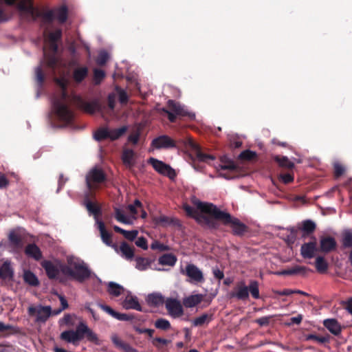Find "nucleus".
Listing matches in <instances>:
<instances>
[{"mask_svg": "<svg viewBox=\"0 0 352 352\" xmlns=\"http://www.w3.org/2000/svg\"><path fill=\"white\" fill-rule=\"evenodd\" d=\"M151 146L155 149H167L175 147V143L168 135H161L153 140Z\"/></svg>", "mask_w": 352, "mask_h": 352, "instance_id": "nucleus-15", "label": "nucleus"}, {"mask_svg": "<svg viewBox=\"0 0 352 352\" xmlns=\"http://www.w3.org/2000/svg\"><path fill=\"white\" fill-rule=\"evenodd\" d=\"M124 291V288L120 285L119 284H117L113 282H110L108 285V292L114 296H120L122 292Z\"/></svg>", "mask_w": 352, "mask_h": 352, "instance_id": "nucleus-42", "label": "nucleus"}, {"mask_svg": "<svg viewBox=\"0 0 352 352\" xmlns=\"http://www.w3.org/2000/svg\"><path fill=\"white\" fill-rule=\"evenodd\" d=\"M94 77L95 83L99 84L104 77V72L101 69H95Z\"/></svg>", "mask_w": 352, "mask_h": 352, "instance_id": "nucleus-59", "label": "nucleus"}, {"mask_svg": "<svg viewBox=\"0 0 352 352\" xmlns=\"http://www.w3.org/2000/svg\"><path fill=\"white\" fill-rule=\"evenodd\" d=\"M214 167L217 171L224 170H233L236 168L234 162L226 156L221 157L220 162L217 165H214Z\"/></svg>", "mask_w": 352, "mask_h": 352, "instance_id": "nucleus-24", "label": "nucleus"}, {"mask_svg": "<svg viewBox=\"0 0 352 352\" xmlns=\"http://www.w3.org/2000/svg\"><path fill=\"white\" fill-rule=\"evenodd\" d=\"M98 306L101 308L104 311L109 314L110 316H111L113 318H116L119 320L122 321H127L132 319V316L126 314H120L118 312L115 311L113 309H112L109 306L98 303Z\"/></svg>", "mask_w": 352, "mask_h": 352, "instance_id": "nucleus-20", "label": "nucleus"}, {"mask_svg": "<svg viewBox=\"0 0 352 352\" xmlns=\"http://www.w3.org/2000/svg\"><path fill=\"white\" fill-rule=\"evenodd\" d=\"M43 35L45 44L43 46L44 59L43 63H46L49 67H54L58 60L56 56L58 50L57 41L60 38L62 32L59 29L51 32L45 30Z\"/></svg>", "mask_w": 352, "mask_h": 352, "instance_id": "nucleus-4", "label": "nucleus"}, {"mask_svg": "<svg viewBox=\"0 0 352 352\" xmlns=\"http://www.w3.org/2000/svg\"><path fill=\"white\" fill-rule=\"evenodd\" d=\"M35 74H36V80L38 84V85L41 87L43 84L44 76L42 72L41 67L40 66L37 67L35 69Z\"/></svg>", "mask_w": 352, "mask_h": 352, "instance_id": "nucleus-56", "label": "nucleus"}, {"mask_svg": "<svg viewBox=\"0 0 352 352\" xmlns=\"http://www.w3.org/2000/svg\"><path fill=\"white\" fill-rule=\"evenodd\" d=\"M230 298H235L239 300H246L249 298L248 287L244 280L239 281L234 289L229 292Z\"/></svg>", "mask_w": 352, "mask_h": 352, "instance_id": "nucleus-11", "label": "nucleus"}, {"mask_svg": "<svg viewBox=\"0 0 352 352\" xmlns=\"http://www.w3.org/2000/svg\"><path fill=\"white\" fill-rule=\"evenodd\" d=\"M88 69L86 67H78L74 71V78L75 81L81 82L87 75Z\"/></svg>", "mask_w": 352, "mask_h": 352, "instance_id": "nucleus-40", "label": "nucleus"}, {"mask_svg": "<svg viewBox=\"0 0 352 352\" xmlns=\"http://www.w3.org/2000/svg\"><path fill=\"white\" fill-rule=\"evenodd\" d=\"M272 318V316H265L261 317L256 320V322L260 326H265L267 325L270 322V320Z\"/></svg>", "mask_w": 352, "mask_h": 352, "instance_id": "nucleus-62", "label": "nucleus"}, {"mask_svg": "<svg viewBox=\"0 0 352 352\" xmlns=\"http://www.w3.org/2000/svg\"><path fill=\"white\" fill-rule=\"evenodd\" d=\"M13 276V270L10 265V262L5 261L0 265V278L6 279L11 278Z\"/></svg>", "mask_w": 352, "mask_h": 352, "instance_id": "nucleus-32", "label": "nucleus"}, {"mask_svg": "<svg viewBox=\"0 0 352 352\" xmlns=\"http://www.w3.org/2000/svg\"><path fill=\"white\" fill-rule=\"evenodd\" d=\"M336 242L333 237H324L320 240V249L322 252H331L336 248Z\"/></svg>", "mask_w": 352, "mask_h": 352, "instance_id": "nucleus-30", "label": "nucleus"}, {"mask_svg": "<svg viewBox=\"0 0 352 352\" xmlns=\"http://www.w3.org/2000/svg\"><path fill=\"white\" fill-rule=\"evenodd\" d=\"M42 267L45 269L47 276L51 279H58L59 281H63L59 277V274L61 272L60 265L59 266V269H58L51 261H43L41 263Z\"/></svg>", "mask_w": 352, "mask_h": 352, "instance_id": "nucleus-16", "label": "nucleus"}, {"mask_svg": "<svg viewBox=\"0 0 352 352\" xmlns=\"http://www.w3.org/2000/svg\"><path fill=\"white\" fill-rule=\"evenodd\" d=\"M116 99V94L114 93L110 94L108 96V106L110 109L109 116L112 115L115 107V102Z\"/></svg>", "mask_w": 352, "mask_h": 352, "instance_id": "nucleus-51", "label": "nucleus"}, {"mask_svg": "<svg viewBox=\"0 0 352 352\" xmlns=\"http://www.w3.org/2000/svg\"><path fill=\"white\" fill-rule=\"evenodd\" d=\"M116 91L118 94L120 102L122 104L126 103L128 100V96L126 91L119 87H116Z\"/></svg>", "mask_w": 352, "mask_h": 352, "instance_id": "nucleus-54", "label": "nucleus"}, {"mask_svg": "<svg viewBox=\"0 0 352 352\" xmlns=\"http://www.w3.org/2000/svg\"><path fill=\"white\" fill-rule=\"evenodd\" d=\"M122 306L126 309H132L138 311L142 310V307L138 302V298L131 294H129L126 296L125 299L122 302Z\"/></svg>", "mask_w": 352, "mask_h": 352, "instance_id": "nucleus-22", "label": "nucleus"}, {"mask_svg": "<svg viewBox=\"0 0 352 352\" xmlns=\"http://www.w3.org/2000/svg\"><path fill=\"white\" fill-rule=\"evenodd\" d=\"M80 330L81 329H80V322L75 331L74 330H68V331H63L60 333V337L63 340H64L68 343H72L74 345H77L78 344L79 341H80L82 340Z\"/></svg>", "mask_w": 352, "mask_h": 352, "instance_id": "nucleus-14", "label": "nucleus"}, {"mask_svg": "<svg viewBox=\"0 0 352 352\" xmlns=\"http://www.w3.org/2000/svg\"><path fill=\"white\" fill-rule=\"evenodd\" d=\"M97 228L100 231L101 239L104 243H105L108 246L113 247L116 250L117 247L112 243L111 239V234L109 233L106 229L104 223L102 221H98Z\"/></svg>", "mask_w": 352, "mask_h": 352, "instance_id": "nucleus-23", "label": "nucleus"}, {"mask_svg": "<svg viewBox=\"0 0 352 352\" xmlns=\"http://www.w3.org/2000/svg\"><path fill=\"white\" fill-rule=\"evenodd\" d=\"M146 301L149 305L159 306L164 303V296L160 293H153L148 294L146 297Z\"/></svg>", "mask_w": 352, "mask_h": 352, "instance_id": "nucleus-33", "label": "nucleus"}, {"mask_svg": "<svg viewBox=\"0 0 352 352\" xmlns=\"http://www.w3.org/2000/svg\"><path fill=\"white\" fill-rule=\"evenodd\" d=\"M135 245L138 247L141 248L142 249H143L144 250L148 249L147 241L143 236H141V237H139L137 239V240L135 241Z\"/></svg>", "mask_w": 352, "mask_h": 352, "instance_id": "nucleus-58", "label": "nucleus"}, {"mask_svg": "<svg viewBox=\"0 0 352 352\" xmlns=\"http://www.w3.org/2000/svg\"><path fill=\"white\" fill-rule=\"evenodd\" d=\"M115 218L116 219L124 224L131 225L133 223V217L126 214L127 210L124 206L115 208Z\"/></svg>", "mask_w": 352, "mask_h": 352, "instance_id": "nucleus-17", "label": "nucleus"}, {"mask_svg": "<svg viewBox=\"0 0 352 352\" xmlns=\"http://www.w3.org/2000/svg\"><path fill=\"white\" fill-rule=\"evenodd\" d=\"M158 261L163 265L174 266L177 262V258L173 254H165L159 258Z\"/></svg>", "mask_w": 352, "mask_h": 352, "instance_id": "nucleus-37", "label": "nucleus"}, {"mask_svg": "<svg viewBox=\"0 0 352 352\" xmlns=\"http://www.w3.org/2000/svg\"><path fill=\"white\" fill-rule=\"evenodd\" d=\"M248 287V294H251L254 299L260 298L258 283L256 280H250Z\"/></svg>", "mask_w": 352, "mask_h": 352, "instance_id": "nucleus-43", "label": "nucleus"}, {"mask_svg": "<svg viewBox=\"0 0 352 352\" xmlns=\"http://www.w3.org/2000/svg\"><path fill=\"white\" fill-rule=\"evenodd\" d=\"M212 320V315L209 314H203L196 317L192 321L194 327H201L208 324Z\"/></svg>", "mask_w": 352, "mask_h": 352, "instance_id": "nucleus-31", "label": "nucleus"}, {"mask_svg": "<svg viewBox=\"0 0 352 352\" xmlns=\"http://www.w3.org/2000/svg\"><path fill=\"white\" fill-rule=\"evenodd\" d=\"M80 331H81V338H84L86 336L88 340L96 342L98 341L97 335L89 328V327L84 322H80Z\"/></svg>", "mask_w": 352, "mask_h": 352, "instance_id": "nucleus-28", "label": "nucleus"}, {"mask_svg": "<svg viewBox=\"0 0 352 352\" xmlns=\"http://www.w3.org/2000/svg\"><path fill=\"white\" fill-rule=\"evenodd\" d=\"M317 251L316 243L309 242L302 245L300 248V254L305 258H312L314 257Z\"/></svg>", "mask_w": 352, "mask_h": 352, "instance_id": "nucleus-19", "label": "nucleus"}, {"mask_svg": "<svg viewBox=\"0 0 352 352\" xmlns=\"http://www.w3.org/2000/svg\"><path fill=\"white\" fill-rule=\"evenodd\" d=\"M122 234L126 239L133 241L137 237L138 231L135 230L131 231L124 230Z\"/></svg>", "mask_w": 352, "mask_h": 352, "instance_id": "nucleus-53", "label": "nucleus"}, {"mask_svg": "<svg viewBox=\"0 0 352 352\" xmlns=\"http://www.w3.org/2000/svg\"><path fill=\"white\" fill-rule=\"evenodd\" d=\"M288 272V275H294L297 274L301 272H304L306 270L305 267L301 266H295L292 268L287 270Z\"/></svg>", "mask_w": 352, "mask_h": 352, "instance_id": "nucleus-61", "label": "nucleus"}, {"mask_svg": "<svg viewBox=\"0 0 352 352\" xmlns=\"http://www.w3.org/2000/svg\"><path fill=\"white\" fill-rule=\"evenodd\" d=\"M276 160L282 166H285L289 168H292L294 166V164L292 162H291L287 157H276Z\"/></svg>", "mask_w": 352, "mask_h": 352, "instance_id": "nucleus-49", "label": "nucleus"}, {"mask_svg": "<svg viewBox=\"0 0 352 352\" xmlns=\"http://www.w3.org/2000/svg\"><path fill=\"white\" fill-rule=\"evenodd\" d=\"M122 256L126 259H132L134 256L133 249L125 242H122L119 248Z\"/></svg>", "mask_w": 352, "mask_h": 352, "instance_id": "nucleus-34", "label": "nucleus"}, {"mask_svg": "<svg viewBox=\"0 0 352 352\" xmlns=\"http://www.w3.org/2000/svg\"><path fill=\"white\" fill-rule=\"evenodd\" d=\"M323 324L333 335L337 336L341 332V326L336 319H326Z\"/></svg>", "mask_w": 352, "mask_h": 352, "instance_id": "nucleus-26", "label": "nucleus"}, {"mask_svg": "<svg viewBox=\"0 0 352 352\" xmlns=\"http://www.w3.org/2000/svg\"><path fill=\"white\" fill-rule=\"evenodd\" d=\"M23 279L25 283L31 286H37L39 284V281L36 276L30 270L24 271Z\"/></svg>", "mask_w": 352, "mask_h": 352, "instance_id": "nucleus-38", "label": "nucleus"}, {"mask_svg": "<svg viewBox=\"0 0 352 352\" xmlns=\"http://www.w3.org/2000/svg\"><path fill=\"white\" fill-rule=\"evenodd\" d=\"M109 58V54L105 51H101L98 56L96 62L98 65H102L105 64Z\"/></svg>", "mask_w": 352, "mask_h": 352, "instance_id": "nucleus-52", "label": "nucleus"}, {"mask_svg": "<svg viewBox=\"0 0 352 352\" xmlns=\"http://www.w3.org/2000/svg\"><path fill=\"white\" fill-rule=\"evenodd\" d=\"M191 202L196 208L186 204L183 205V208L188 216L194 218L200 225L215 228L217 226V220H221L223 224L232 228L234 234L241 235L245 232L246 226L244 223L212 204L202 202L195 196L191 197Z\"/></svg>", "mask_w": 352, "mask_h": 352, "instance_id": "nucleus-1", "label": "nucleus"}, {"mask_svg": "<svg viewBox=\"0 0 352 352\" xmlns=\"http://www.w3.org/2000/svg\"><path fill=\"white\" fill-rule=\"evenodd\" d=\"M148 163L160 174L166 175L170 178H173L176 175L175 170L169 165L166 164L162 161L151 157L148 160Z\"/></svg>", "mask_w": 352, "mask_h": 352, "instance_id": "nucleus-12", "label": "nucleus"}, {"mask_svg": "<svg viewBox=\"0 0 352 352\" xmlns=\"http://www.w3.org/2000/svg\"><path fill=\"white\" fill-rule=\"evenodd\" d=\"M109 128H100L94 133V139L97 141H101L102 140L109 138Z\"/></svg>", "mask_w": 352, "mask_h": 352, "instance_id": "nucleus-45", "label": "nucleus"}, {"mask_svg": "<svg viewBox=\"0 0 352 352\" xmlns=\"http://www.w3.org/2000/svg\"><path fill=\"white\" fill-rule=\"evenodd\" d=\"M155 327L161 330H167L170 328L171 325L168 320L159 318L155 322Z\"/></svg>", "mask_w": 352, "mask_h": 352, "instance_id": "nucleus-48", "label": "nucleus"}, {"mask_svg": "<svg viewBox=\"0 0 352 352\" xmlns=\"http://www.w3.org/2000/svg\"><path fill=\"white\" fill-rule=\"evenodd\" d=\"M142 203L139 200L136 199L133 204L124 206L127 212H129L131 217H133V221L137 219L138 209H142Z\"/></svg>", "mask_w": 352, "mask_h": 352, "instance_id": "nucleus-35", "label": "nucleus"}, {"mask_svg": "<svg viewBox=\"0 0 352 352\" xmlns=\"http://www.w3.org/2000/svg\"><path fill=\"white\" fill-rule=\"evenodd\" d=\"M168 107L170 109V111L166 110L165 111L168 114V120L170 122H174L177 116H188L191 119H193L195 117V113L188 112L184 106H182L180 104L175 102L173 100H168Z\"/></svg>", "mask_w": 352, "mask_h": 352, "instance_id": "nucleus-7", "label": "nucleus"}, {"mask_svg": "<svg viewBox=\"0 0 352 352\" xmlns=\"http://www.w3.org/2000/svg\"><path fill=\"white\" fill-rule=\"evenodd\" d=\"M185 146L186 148L192 152L200 162H208V160H214V156L202 153L199 146L191 138H188L186 140Z\"/></svg>", "mask_w": 352, "mask_h": 352, "instance_id": "nucleus-13", "label": "nucleus"}, {"mask_svg": "<svg viewBox=\"0 0 352 352\" xmlns=\"http://www.w3.org/2000/svg\"><path fill=\"white\" fill-rule=\"evenodd\" d=\"M85 205L89 212L94 215L96 221V224H98V221H100L98 219V216L100 214L101 212L100 208L95 203L91 202L89 199L88 195H86Z\"/></svg>", "mask_w": 352, "mask_h": 352, "instance_id": "nucleus-25", "label": "nucleus"}, {"mask_svg": "<svg viewBox=\"0 0 352 352\" xmlns=\"http://www.w3.org/2000/svg\"><path fill=\"white\" fill-rule=\"evenodd\" d=\"M135 155L134 151L131 149L124 150L122 160L127 168H131L135 165Z\"/></svg>", "mask_w": 352, "mask_h": 352, "instance_id": "nucleus-27", "label": "nucleus"}, {"mask_svg": "<svg viewBox=\"0 0 352 352\" xmlns=\"http://www.w3.org/2000/svg\"><path fill=\"white\" fill-rule=\"evenodd\" d=\"M16 8L21 16L32 20L41 17L43 24L50 23L55 18L54 10L42 12L33 6L32 0H20Z\"/></svg>", "mask_w": 352, "mask_h": 352, "instance_id": "nucleus-5", "label": "nucleus"}, {"mask_svg": "<svg viewBox=\"0 0 352 352\" xmlns=\"http://www.w3.org/2000/svg\"><path fill=\"white\" fill-rule=\"evenodd\" d=\"M126 130L127 127L126 126L116 129H109V139L111 140H118L126 133Z\"/></svg>", "mask_w": 352, "mask_h": 352, "instance_id": "nucleus-39", "label": "nucleus"}, {"mask_svg": "<svg viewBox=\"0 0 352 352\" xmlns=\"http://www.w3.org/2000/svg\"><path fill=\"white\" fill-rule=\"evenodd\" d=\"M255 155H256V153L254 152L249 151V150H246V151H243L240 154L239 157L241 159H243V160H252V158H254Z\"/></svg>", "mask_w": 352, "mask_h": 352, "instance_id": "nucleus-60", "label": "nucleus"}, {"mask_svg": "<svg viewBox=\"0 0 352 352\" xmlns=\"http://www.w3.org/2000/svg\"><path fill=\"white\" fill-rule=\"evenodd\" d=\"M113 342L118 347L122 348L123 349L126 350L128 345L123 342L120 338L118 336H113L112 338Z\"/></svg>", "mask_w": 352, "mask_h": 352, "instance_id": "nucleus-57", "label": "nucleus"}, {"mask_svg": "<svg viewBox=\"0 0 352 352\" xmlns=\"http://www.w3.org/2000/svg\"><path fill=\"white\" fill-rule=\"evenodd\" d=\"M9 245L13 251L21 249L23 246L21 235L18 230L10 231L9 236Z\"/></svg>", "mask_w": 352, "mask_h": 352, "instance_id": "nucleus-18", "label": "nucleus"}, {"mask_svg": "<svg viewBox=\"0 0 352 352\" xmlns=\"http://www.w3.org/2000/svg\"><path fill=\"white\" fill-rule=\"evenodd\" d=\"M56 82L60 87V90L52 98V109L60 121L69 123L73 120V112L69 109L70 104L76 105L88 113L100 111L102 116L107 119L99 100L96 99L86 102L78 95H68L66 91L68 80L65 77L56 79Z\"/></svg>", "mask_w": 352, "mask_h": 352, "instance_id": "nucleus-2", "label": "nucleus"}, {"mask_svg": "<svg viewBox=\"0 0 352 352\" xmlns=\"http://www.w3.org/2000/svg\"><path fill=\"white\" fill-rule=\"evenodd\" d=\"M315 265L317 271L320 273L324 272L328 267V264L322 256H318L316 258Z\"/></svg>", "mask_w": 352, "mask_h": 352, "instance_id": "nucleus-44", "label": "nucleus"}, {"mask_svg": "<svg viewBox=\"0 0 352 352\" xmlns=\"http://www.w3.org/2000/svg\"><path fill=\"white\" fill-rule=\"evenodd\" d=\"M181 273L186 275L189 282L192 284L202 283L205 281L203 272L192 263L187 264L185 270H181Z\"/></svg>", "mask_w": 352, "mask_h": 352, "instance_id": "nucleus-8", "label": "nucleus"}, {"mask_svg": "<svg viewBox=\"0 0 352 352\" xmlns=\"http://www.w3.org/2000/svg\"><path fill=\"white\" fill-rule=\"evenodd\" d=\"M67 265H60L61 273L80 283L85 281L91 276V272L84 263L78 258L67 256Z\"/></svg>", "mask_w": 352, "mask_h": 352, "instance_id": "nucleus-3", "label": "nucleus"}, {"mask_svg": "<svg viewBox=\"0 0 352 352\" xmlns=\"http://www.w3.org/2000/svg\"><path fill=\"white\" fill-rule=\"evenodd\" d=\"M54 15L55 18L57 19V20L63 23H64L67 18V9L66 7L63 6L58 8H56L54 10Z\"/></svg>", "mask_w": 352, "mask_h": 352, "instance_id": "nucleus-41", "label": "nucleus"}, {"mask_svg": "<svg viewBox=\"0 0 352 352\" xmlns=\"http://www.w3.org/2000/svg\"><path fill=\"white\" fill-rule=\"evenodd\" d=\"M25 254L36 261H38L42 257V253L39 248L35 244H29L26 246L25 250Z\"/></svg>", "mask_w": 352, "mask_h": 352, "instance_id": "nucleus-29", "label": "nucleus"}, {"mask_svg": "<svg viewBox=\"0 0 352 352\" xmlns=\"http://www.w3.org/2000/svg\"><path fill=\"white\" fill-rule=\"evenodd\" d=\"M201 294H191L183 298V305L186 308H192L199 305L204 299Z\"/></svg>", "mask_w": 352, "mask_h": 352, "instance_id": "nucleus-21", "label": "nucleus"}, {"mask_svg": "<svg viewBox=\"0 0 352 352\" xmlns=\"http://www.w3.org/2000/svg\"><path fill=\"white\" fill-rule=\"evenodd\" d=\"M135 268L140 271H144L148 269L151 264V261L147 258L137 257L135 259Z\"/></svg>", "mask_w": 352, "mask_h": 352, "instance_id": "nucleus-36", "label": "nucleus"}, {"mask_svg": "<svg viewBox=\"0 0 352 352\" xmlns=\"http://www.w3.org/2000/svg\"><path fill=\"white\" fill-rule=\"evenodd\" d=\"M168 314L173 318H179L184 315V308L182 302L176 298H168L164 302Z\"/></svg>", "mask_w": 352, "mask_h": 352, "instance_id": "nucleus-9", "label": "nucleus"}, {"mask_svg": "<svg viewBox=\"0 0 352 352\" xmlns=\"http://www.w3.org/2000/svg\"><path fill=\"white\" fill-rule=\"evenodd\" d=\"M28 314L35 316L36 322H45L52 314V309L50 306L32 305L28 307Z\"/></svg>", "mask_w": 352, "mask_h": 352, "instance_id": "nucleus-10", "label": "nucleus"}, {"mask_svg": "<svg viewBox=\"0 0 352 352\" xmlns=\"http://www.w3.org/2000/svg\"><path fill=\"white\" fill-rule=\"evenodd\" d=\"M306 340H313L316 341L320 343H325V342H328V338L327 337H323V336L319 337V336H317L314 334H309V335L307 336Z\"/></svg>", "mask_w": 352, "mask_h": 352, "instance_id": "nucleus-55", "label": "nucleus"}, {"mask_svg": "<svg viewBox=\"0 0 352 352\" xmlns=\"http://www.w3.org/2000/svg\"><path fill=\"white\" fill-rule=\"evenodd\" d=\"M316 229V223L311 220H305L302 224V230L307 234H310Z\"/></svg>", "mask_w": 352, "mask_h": 352, "instance_id": "nucleus-47", "label": "nucleus"}, {"mask_svg": "<svg viewBox=\"0 0 352 352\" xmlns=\"http://www.w3.org/2000/svg\"><path fill=\"white\" fill-rule=\"evenodd\" d=\"M342 243L344 248L352 247V231L345 230L342 234Z\"/></svg>", "mask_w": 352, "mask_h": 352, "instance_id": "nucleus-46", "label": "nucleus"}, {"mask_svg": "<svg viewBox=\"0 0 352 352\" xmlns=\"http://www.w3.org/2000/svg\"><path fill=\"white\" fill-rule=\"evenodd\" d=\"M105 180V175L101 168L94 167L86 175V183L87 188L90 190H95Z\"/></svg>", "mask_w": 352, "mask_h": 352, "instance_id": "nucleus-6", "label": "nucleus"}, {"mask_svg": "<svg viewBox=\"0 0 352 352\" xmlns=\"http://www.w3.org/2000/svg\"><path fill=\"white\" fill-rule=\"evenodd\" d=\"M139 138H140V132L136 131L135 133L131 134L129 136L128 140L129 142H132L133 144H136L138 142Z\"/></svg>", "mask_w": 352, "mask_h": 352, "instance_id": "nucleus-63", "label": "nucleus"}, {"mask_svg": "<svg viewBox=\"0 0 352 352\" xmlns=\"http://www.w3.org/2000/svg\"><path fill=\"white\" fill-rule=\"evenodd\" d=\"M168 342V340L162 338H155L151 340L152 344L157 349H161L162 346L166 345Z\"/></svg>", "mask_w": 352, "mask_h": 352, "instance_id": "nucleus-50", "label": "nucleus"}, {"mask_svg": "<svg viewBox=\"0 0 352 352\" xmlns=\"http://www.w3.org/2000/svg\"><path fill=\"white\" fill-rule=\"evenodd\" d=\"M212 273H213L214 276L216 278L219 279V280L223 279L224 277L223 272L217 267L213 268Z\"/></svg>", "mask_w": 352, "mask_h": 352, "instance_id": "nucleus-64", "label": "nucleus"}]
</instances>
